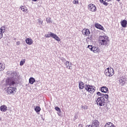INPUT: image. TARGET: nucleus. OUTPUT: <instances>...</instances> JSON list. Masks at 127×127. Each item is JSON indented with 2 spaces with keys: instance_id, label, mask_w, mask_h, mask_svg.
<instances>
[{
  "instance_id": "obj_32",
  "label": "nucleus",
  "mask_w": 127,
  "mask_h": 127,
  "mask_svg": "<svg viewBox=\"0 0 127 127\" xmlns=\"http://www.w3.org/2000/svg\"><path fill=\"white\" fill-rule=\"evenodd\" d=\"M55 110L57 112H59L60 113H61V109H60V108H59L58 107H55Z\"/></svg>"
},
{
  "instance_id": "obj_3",
  "label": "nucleus",
  "mask_w": 127,
  "mask_h": 127,
  "mask_svg": "<svg viewBox=\"0 0 127 127\" xmlns=\"http://www.w3.org/2000/svg\"><path fill=\"white\" fill-rule=\"evenodd\" d=\"M104 73L107 77H112L115 74V72L113 68L108 67L105 69Z\"/></svg>"
},
{
  "instance_id": "obj_5",
  "label": "nucleus",
  "mask_w": 127,
  "mask_h": 127,
  "mask_svg": "<svg viewBox=\"0 0 127 127\" xmlns=\"http://www.w3.org/2000/svg\"><path fill=\"white\" fill-rule=\"evenodd\" d=\"M85 90H87V92H89V93H90V94H93L95 91H96V87H95L93 85H85Z\"/></svg>"
},
{
  "instance_id": "obj_20",
  "label": "nucleus",
  "mask_w": 127,
  "mask_h": 127,
  "mask_svg": "<svg viewBox=\"0 0 127 127\" xmlns=\"http://www.w3.org/2000/svg\"><path fill=\"white\" fill-rule=\"evenodd\" d=\"M105 127H115V125L111 122H108L105 125Z\"/></svg>"
},
{
  "instance_id": "obj_18",
  "label": "nucleus",
  "mask_w": 127,
  "mask_h": 127,
  "mask_svg": "<svg viewBox=\"0 0 127 127\" xmlns=\"http://www.w3.org/2000/svg\"><path fill=\"white\" fill-rule=\"evenodd\" d=\"M122 27L126 28L127 25V21L126 20H123L121 22Z\"/></svg>"
},
{
  "instance_id": "obj_13",
  "label": "nucleus",
  "mask_w": 127,
  "mask_h": 127,
  "mask_svg": "<svg viewBox=\"0 0 127 127\" xmlns=\"http://www.w3.org/2000/svg\"><path fill=\"white\" fill-rule=\"evenodd\" d=\"M26 43L28 44V45H31L33 43V40L31 38H27L25 40Z\"/></svg>"
},
{
  "instance_id": "obj_26",
  "label": "nucleus",
  "mask_w": 127,
  "mask_h": 127,
  "mask_svg": "<svg viewBox=\"0 0 127 127\" xmlns=\"http://www.w3.org/2000/svg\"><path fill=\"white\" fill-rule=\"evenodd\" d=\"M52 35H53V33L51 32H48V34L45 35V37L47 38H49V37H52Z\"/></svg>"
},
{
  "instance_id": "obj_37",
  "label": "nucleus",
  "mask_w": 127,
  "mask_h": 127,
  "mask_svg": "<svg viewBox=\"0 0 127 127\" xmlns=\"http://www.w3.org/2000/svg\"><path fill=\"white\" fill-rule=\"evenodd\" d=\"M16 45H20V42L17 41V42H16Z\"/></svg>"
},
{
  "instance_id": "obj_8",
  "label": "nucleus",
  "mask_w": 127,
  "mask_h": 127,
  "mask_svg": "<svg viewBox=\"0 0 127 127\" xmlns=\"http://www.w3.org/2000/svg\"><path fill=\"white\" fill-rule=\"evenodd\" d=\"M16 92V88L15 87H9L7 88V93H8V94L9 95L10 94H13V93H14Z\"/></svg>"
},
{
  "instance_id": "obj_35",
  "label": "nucleus",
  "mask_w": 127,
  "mask_h": 127,
  "mask_svg": "<svg viewBox=\"0 0 127 127\" xmlns=\"http://www.w3.org/2000/svg\"><path fill=\"white\" fill-rule=\"evenodd\" d=\"M88 39H90V40H92L93 39V37L92 36H88L87 37Z\"/></svg>"
},
{
  "instance_id": "obj_23",
  "label": "nucleus",
  "mask_w": 127,
  "mask_h": 127,
  "mask_svg": "<svg viewBox=\"0 0 127 127\" xmlns=\"http://www.w3.org/2000/svg\"><path fill=\"white\" fill-rule=\"evenodd\" d=\"M5 69V65L1 64L0 62V71H3Z\"/></svg>"
},
{
  "instance_id": "obj_7",
  "label": "nucleus",
  "mask_w": 127,
  "mask_h": 127,
  "mask_svg": "<svg viewBox=\"0 0 127 127\" xmlns=\"http://www.w3.org/2000/svg\"><path fill=\"white\" fill-rule=\"evenodd\" d=\"M96 94L98 96H100V98H105V99H107V103H110L109 99H109V95L105 94L102 93L100 92H97Z\"/></svg>"
},
{
  "instance_id": "obj_4",
  "label": "nucleus",
  "mask_w": 127,
  "mask_h": 127,
  "mask_svg": "<svg viewBox=\"0 0 127 127\" xmlns=\"http://www.w3.org/2000/svg\"><path fill=\"white\" fill-rule=\"evenodd\" d=\"M105 97H98L96 100L97 105L100 106V107L105 106V104H106V100H105Z\"/></svg>"
},
{
  "instance_id": "obj_42",
  "label": "nucleus",
  "mask_w": 127,
  "mask_h": 127,
  "mask_svg": "<svg viewBox=\"0 0 127 127\" xmlns=\"http://www.w3.org/2000/svg\"><path fill=\"white\" fill-rule=\"evenodd\" d=\"M32 1H37L38 0H32Z\"/></svg>"
},
{
  "instance_id": "obj_14",
  "label": "nucleus",
  "mask_w": 127,
  "mask_h": 127,
  "mask_svg": "<svg viewBox=\"0 0 127 127\" xmlns=\"http://www.w3.org/2000/svg\"><path fill=\"white\" fill-rule=\"evenodd\" d=\"M78 84H79L78 87L80 90H83V89L85 88V86H84L85 83H84V82H83L82 81H79Z\"/></svg>"
},
{
  "instance_id": "obj_11",
  "label": "nucleus",
  "mask_w": 127,
  "mask_h": 127,
  "mask_svg": "<svg viewBox=\"0 0 127 127\" xmlns=\"http://www.w3.org/2000/svg\"><path fill=\"white\" fill-rule=\"evenodd\" d=\"M82 33L83 35H85V36H89V34L91 33V32L88 29H83L82 31Z\"/></svg>"
},
{
  "instance_id": "obj_36",
  "label": "nucleus",
  "mask_w": 127,
  "mask_h": 127,
  "mask_svg": "<svg viewBox=\"0 0 127 127\" xmlns=\"http://www.w3.org/2000/svg\"><path fill=\"white\" fill-rule=\"evenodd\" d=\"M74 3H75V4H78L79 3V1L74 0Z\"/></svg>"
},
{
  "instance_id": "obj_25",
  "label": "nucleus",
  "mask_w": 127,
  "mask_h": 127,
  "mask_svg": "<svg viewBox=\"0 0 127 127\" xmlns=\"http://www.w3.org/2000/svg\"><path fill=\"white\" fill-rule=\"evenodd\" d=\"M119 82L121 84H122V86H124L126 84V79L122 78L120 79Z\"/></svg>"
},
{
  "instance_id": "obj_40",
  "label": "nucleus",
  "mask_w": 127,
  "mask_h": 127,
  "mask_svg": "<svg viewBox=\"0 0 127 127\" xmlns=\"http://www.w3.org/2000/svg\"><path fill=\"white\" fill-rule=\"evenodd\" d=\"M76 119H77L76 116H74V118H73L74 121H75V120H76Z\"/></svg>"
},
{
  "instance_id": "obj_19",
  "label": "nucleus",
  "mask_w": 127,
  "mask_h": 127,
  "mask_svg": "<svg viewBox=\"0 0 127 127\" xmlns=\"http://www.w3.org/2000/svg\"><path fill=\"white\" fill-rule=\"evenodd\" d=\"M52 38L55 39V40H57V41L59 42L61 41L60 38H59V37H58V36H57V35H56L54 33L53 34Z\"/></svg>"
},
{
  "instance_id": "obj_22",
  "label": "nucleus",
  "mask_w": 127,
  "mask_h": 127,
  "mask_svg": "<svg viewBox=\"0 0 127 127\" xmlns=\"http://www.w3.org/2000/svg\"><path fill=\"white\" fill-rule=\"evenodd\" d=\"M64 64L66 65V68H68L69 70H72V68H71V66H70V62L66 61Z\"/></svg>"
},
{
  "instance_id": "obj_43",
  "label": "nucleus",
  "mask_w": 127,
  "mask_h": 127,
  "mask_svg": "<svg viewBox=\"0 0 127 127\" xmlns=\"http://www.w3.org/2000/svg\"><path fill=\"white\" fill-rule=\"evenodd\" d=\"M117 1H120L121 0H117Z\"/></svg>"
},
{
  "instance_id": "obj_24",
  "label": "nucleus",
  "mask_w": 127,
  "mask_h": 127,
  "mask_svg": "<svg viewBox=\"0 0 127 127\" xmlns=\"http://www.w3.org/2000/svg\"><path fill=\"white\" fill-rule=\"evenodd\" d=\"M35 82V79L33 77H30L29 80V82L30 84H31L32 85Z\"/></svg>"
},
{
  "instance_id": "obj_28",
  "label": "nucleus",
  "mask_w": 127,
  "mask_h": 127,
  "mask_svg": "<svg viewBox=\"0 0 127 127\" xmlns=\"http://www.w3.org/2000/svg\"><path fill=\"white\" fill-rule=\"evenodd\" d=\"M100 2H101V3H103V4H104V5H108V4H109V3H108L107 2H106V1H104V0H99Z\"/></svg>"
},
{
  "instance_id": "obj_1",
  "label": "nucleus",
  "mask_w": 127,
  "mask_h": 127,
  "mask_svg": "<svg viewBox=\"0 0 127 127\" xmlns=\"http://www.w3.org/2000/svg\"><path fill=\"white\" fill-rule=\"evenodd\" d=\"M7 75L9 76L5 80L6 86H13L17 85L19 83V79L16 76V72L14 71H9L7 72Z\"/></svg>"
},
{
  "instance_id": "obj_27",
  "label": "nucleus",
  "mask_w": 127,
  "mask_h": 127,
  "mask_svg": "<svg viewBox=\"0 0 127 127\" xmlns=\"http://www.w3.org/2000/svg\"><path fill=\"white\" fill-rule=\"evenodd\" d=\"M35 111L37 113H40V111H41V108H40V107L39 106H36L35 108Z\"/></svg>"
},
{
  "instance_id": "obj_9",
  "label": "nucleus",
  "mask_w": 127,
  "mask_h": 127,
  "mask_svg": "<svg viewBox=\"0 0 127 127\" xmlns=\"http://www.w3.org/2000/svg\"><path fill=\"white\" fill-rule=\"evenodd\" d=\"M91 127H100V122L97 120H93L92 121Z\"/></svg>"
},
{
  "instance_id": "obj_17",
  "label": "nucleus",
  "mask_w": 127,
  "mask_h": 127,
  "mask_svg": "<svg viewBox=\"0 0 127 127\" xmlns=\"http://www.w3.org/2000/svg\"><path fill=\"white\" fill-rule=\"evenodd\" d=\"M7 110V107L5 105H2L0 107V111L5 112Z\"/></svg>"
},
{
  "instance_id": "obj_12",
  "label": "nucleus",
  "mask_w": 127,
  "mask_h": 127,
  "mask_svg": "<svg viewBox=\"0 0 127 127\" xmlns=\"http://www.w3.org/2000/svg\"><path fill=\"white\" fill-rule=\"evenodd\" d=\"M4 32H5V26H3L0 28V39L2 38V35Z\"/></svg>"
},
{
  "instance_id": "obj_15",
  "label": "nucleus",
  "mask_w": 127,
  "mask_h": 127,
  "mask_svg": "<svg viewBox=\"0 0 127 127\" xmlns=\"http://www.w3.org/2000/svg\"><path fill=\"white\" fill-rule=\"evenodd\" d=\"M108 91H109V88L107 86H102L101 88L102 93H108Z\"/></svg>"
},
{
  "instance_id": "obj_44",
  "label": "nucleus",
  "mask_w": 127,
  "mask_h": 127,
  "mask_svg": "<svg viewBox=\"0 0 127 127\" xmlns=\"http://www.w3.org/2000/svg\"><path fill=\"white\" fill-rule=\"evenodd\" d=\"M70 65H72V63H70Z\"/></svg>"
},
{
  "instance_id": "obj_21",
  "label": "nucleus",
  "mask_w": 127,
  "mask_h": 127,
  "mask_svg": "<svg viewBox=\"0 0 127 127\" xmlns=\"http://www.w3.org/2000/svg\"><path fill=\"white\" fill-rule=\"evenodd\" d=\"M20 8L21 9V10H22L24 12H28V10L25 6H21Z\"/></svg>"
},
{
  "instance_id": "obj_29",
  "label": "nucleus",
  "mask_w": 127,
  "mask_h": 127,
  "mask_svg": "<svg viewBox=\"0 0 127 127\" xmlns=\"http://www.w3.org/2000/svg\"><path fill=\"white\" fill-rule=\"evenodd\" d=\"M81 109H82V110H88V106L86 105H84V106L82 105Z\"/></svg>"
},
{
  "instance_id": "obj_30",
  "label": "nucleus",
  "mask_w": 127,
  "mask_h": 127,
  "mask_svg": "<svg viewBox=\"0 0 127 127\" xmlns=\"http://www.w3.org/2000/svg\"><path fill=\"white\" fill-rule=\"evenodd\" d=\"M46 21L47 23H51V18H47Z\"/></svg>"
},
{
  "instance_id": "obj_10",
  "label": "nucleus",
  "mask_w": 127,
  "mask_h": 127,
  "mask_svg": "<svg viewBox=\"0 0 127 127\" xmlns=\"http://www.w3.org/2000/svg\"><path fill=\"white\" fill-rule=\"evenodd\" d=\"M88 9L93 12H95L97 10V7L94 5V4H90L88 5Z\"/></svg>"
},
{
  "instance_id": "obj_41",
  "label": "nucleus",
  "mask_w": 127,
  "mask_h": 127,
  "mask_svg": "<svg viewBox=\"0 0 127 127\" xmlns=\"http://www.w3.org/2000/svg\"><path fill=\"white\" fill-rule=\"evenodd\" d=\"M105 0V1H107V2L109 1H111V0Z\"/></svg>"
},
{
  "instance_id": "obj_38",
  "label": "nucleus",
  "mask_w": 127,
  "mask_h": 127,
  "mask_svg": "<svg viewBox=\"0 0 127 127\" xmlns=\"http://www.w3.org/2000/svg\"><path fill=\"white\" fill-rule=\"evenodd\" d=\"M78 127H83V125H82V124H79V125H78Z\"/></svg>"
},
{
  "instance_id": "obj_6",
  "label": "nucleus",
  "mask_w": 127,
  "mask_h": 127,
  "mask_svg": "<svg viewBox=\"0 0 127 127\" xmlns=\"http://www.w3.org/2000/svg\"><path fill=\"white\" fill-rule=\"evenodd\" d=\"M91 51H93L94 53H99L100 52V49L97 47L93 46V45H88L87 47Z\"/></svg>"
},
{
  "instance_id": "obj_39",
  "label": "nucleus",
  "mask_w": 127,
  "mask_h": 127,
  "mask_svg": "<svg viewBox=\"0 0 127 127\" xmlns=\"http://www.w3.org/2000/svg\"><path fill=\"white\" fill-rule=\"evenodd\" d=\"M86 127H92V125H87Z\"/></svg>"
},
{
  "instance_id": "obj_31",
  "label": "nucleus",
  "mask_w": 127,
  "mask_h": 127,
  "mask_svg": "<svg viewBox=\"0 0 127 127\" xmlns=\"http://www.w3.org/2000/svg\"><path fill=\"white\" fill-rule=\"evenodd\" d=\"M38 23L39 24H42L43 23V21H41V18H39L38 19Z\"/></svg>"
},
{
  "instance_id": "obj_33",
  "label": "nucleus",
  "mask_w": 127,
  "mask_h": 127,
  "mask_svg": "<svg viewBox=\"0 0 127 127\" xmlns=\"http://www.w3.org/2000/svg\"><path fill=\"white\" fill-rule=\"evenodd\" d=\"M24 63H25V61H21L20 62V65L22 66L24 65Z\"/></svg>"
},
{
  "instance_id": "obj_16",
  "label": "nucleus",
  "mask_w": 127,
  "mask_h": 127,
  "mask_svg": "<svg viewBox=\"0 0 127 127\" xmlns=\"http://www.w3.org/2000/svg\"><path fill=\"white\" fill-rule=\"evenodd\" d=\"M95 27L98 29H100V30H104V27L99 23H96Z\"/></svg>"
},
{
  "instance_id": "obj_2",
  "label": "nucleus",
  "mask_w": 127,
  "mask_h": 127,
  "mask_svg": "<svg viewBox=\"0 0 127 127\" xmlns=\"http://www.w3.org/2000/svg\"><path fill=\"white\" fill-rule=\"evenodd\" d=\"M99 44L100 45H104V46H108L110 45V39L109 37L107 36H100L99 37Z\"/></svg>"
},
{
  "instance_id": "obj_45",
  "label": "nucleus",
  "mask_w": 127,
  "mask_h": 127,
  "mask_svg": "<svg viewBox=\"0 0 127 127\" xmlns=\"http://www.w3.org/2000/svg\"><path fill=\"white\" fill-rule=\"evenodd\" d=\"M0 121H1V118H0Z\"/></svg>"
},
{
  "instance_id": "obj_34",
  "label": "nucleus",
  "mask_w": 127,
  "mask_h": 127,
  "mask_svg": "<svg viewBox=\"0 0 127 127\" xmlns=\"http://www.w3.org/2000/svg\"><path fill=\"white\" fill-rule=\"evenodd\" d=\"M61 60H62V61H63V62H65L66 61V59L62 57L60 58Z\"/></svg>"
}]
</instances>
